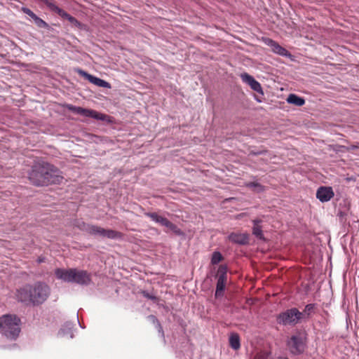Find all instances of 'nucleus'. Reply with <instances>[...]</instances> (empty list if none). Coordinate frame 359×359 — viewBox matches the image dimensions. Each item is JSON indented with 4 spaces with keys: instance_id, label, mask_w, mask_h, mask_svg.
I'll return each mask as SVG.
<instances>
[{
    "instance_id": "nucleus-33",
    "label": "nucleus",
    "mask_w": 359,
    "mask_h": 359,
    "mask_svg": "<svg viewBox=\"0 0 359 359\" xmlns=\"http://www.w3.org/2000/svg\"><path fill=\"white\" fill-rule=\"evenodd\" d=\"M70 337H71V338H72V337H73V334H71Z\"/></svg>"
},
{
    "instance_id": "nucleus-26",
    "label": "nucleus",
    "mask_w": 359,
    "mask_h": 359,
    "mask_svg": "<svg viewBox=\"0 0 359 359\" xmlns=\"http://www.w3.org/2000/svg\"><path fill=\"white\" fill-rule=\"evenodd\" d=\"M22 11L28 15L33 20H34L38 16L34 13L30 9L27 8H22Z\"/></svg>"
},
{
    "instance_id": "nucleus-8",
    "label": "nucleus",
    "mask_w": 359,
    "mask_h": 359,
    "mask_svg": "<svg viewBox=\"0 0 359 359\" xmlns=\"http://www.w3.org/2000/svg\"><path fill=\"white\" fill-rule=\"evenodd\" d=\"M226 281V267L220 266L218 269V279L217 283L215 297H218L222 295Z\"/></svg>"
},
{
    "instance_id": "nucleus-29",
    "label": "nucleus",
    "mask_w": 359,
    "mask_h": 359,
    "mask_svg": "<svg viewBox=\"0 0 359 359\" xmlns=\"http://www.w3.org/2000/svg\"><path fill=\"white\" fill-rule=\"evenodd\" d=\"M149 318H151L154 321H156L158 324V321L156 320V317L154 316H150Z\"/></svg>"
},
{
    "instance_id": "nucleus-11",
    "label": "nucleus",
    "mask_w": 359,
    "mask_h": 359,
    "mask_svg": "<svg viewBox=\"0 0 359 359\" xmlns=\"http://www.w3.org/2000/svg\"><path fill=\"white\" fill-rule=\"evenodd\" d=\"M334 196L332 187H320L316 191V198L322 203L329 201Z\"/></svg>"
},
{
    "instance_id": "nucleus-2",
    "label": "nucleus",
    "mask_w": 359,
    "mask_h": 359,
    "mask_svg": "<svg viewBox=\"0 0 359 359\" xmlns=\"http://www.w3.org/2000/svg\"><path fill=\"white\" fill-rule=\"evenodd\" d=\"M50 289L43 283L38 282L34 285H27L17 291V299L25 304L39 305L49 297Z\"/></svg>"
},
{
    "instance_id": "nucleus-30",
    "label": "nucleus",
    "mask_w": 359,
    "mask_h": 359,
    "mask_svg": "<svg viewBox=\"0 0 359 359\" xmlns=\"http://www.w3.org/2000/svg\"><path fill=\"white\" fill-rule=\"evenodd\" d=\"M356 148H358V147H357V146H351V149H356Z\"/></svg>"
},
{
    "instance_id": "nucleus-5",
    "label": "nucleus",
    "mask_w": 359,
    "mask_h": 359,
    "mask_svg": "<svg viewBox=\"0 0 359 359\" xmlns=\"http://www.w3.org/2000/svg\"><path fill=\"white\" fill-rule=\"evenodd\" d=\"M80 230L83 231L90 235L100 236L102 238H108L111 239H117L122 237V233L112 230L105 229L99 226L86 224L83 221L77 220L74 224Z\"/></svg>"
},
{
    "instance_id": "nucleus-12",
    "label": "nucleus",
    "mask_w": 359,
    "mask_h": 359,
    "mask_svg": "<svg viewBox=\"0 0 359 359\" xmlns=\"http://www.w3.org/2000/svg\"><path fill=\"white\" fill-rule=\"evenodd\" d=\"M265 43L271 47L272 51L281 56L290 57L291 54L283 47L280 46L278 43L272 39H267Z\"/></svg>"
},
{
    "instance_id": "nucleus-25",
    "label": "nucleus",
    "mask_w": 359,
    "mask_h": 359,
    "mask_svg": "<svg viewBox=\"0 0 359 359\" xmlns=\"http://www.w3.org/2000/svg\"><path fill=\"white\" fill-rule=\"evenodd\" d=\"M67 109H68L69 111H72V112H74V113H75V114H81V110L82 109V107H76V106H73V105H72V104H69V105H67Z\"/></svg>"
},
{
    "instance_id": "nucleus-27",
    "label": "nucleus",
    "mask_w": 359,
    "mask_h": 359,
    "mask_svg": "<svg viewBox=\"0 0 359 359\" xmlns=\"http://www.w3.org/2000/svg\"><path fill=\"white\" fill-rule=\"evenodd\" d=\"M142 295L147 298V299H151V300H156L157 298L155 295L152 294H150L149 292H147V291H142Z\"/></svg>"
},
{
    "instance_id": "nucleus-31",
    "label": "nucleus",
    "mask_w": 359,
    "mask_h": 359,
    "mask_svg": "<svg viewBox=\"0 0 359 359\" xmlns=\"http://www.w3.org/2000/svg\"><path fill=\"white\" fill-rule=\"evenodd\" d=\"M60 333L63 335L64 334V330L62 329Z\"/></svg>"
},
{
    "instance_id": "nucleus-32",
    "label": "nucleus",
    "mask_w": 359,
    "mask_h": 359,
    "mask_svg": "<svg viewBox=\"0 0 359 359\" xmlns=\"http://www.w3.org/2000/svg\"><path fill=\"white\" fill-rule=\"evenodd\" d=\"M278 359H287L286 358H279Z\"/></svg>"
},
{
    "instance_id": "nucleus-19",
    "label": "nucleus",
    "mask_w": 359,
    "mask_h": 359,
    "mask_svg": "<svg viewBox=\"0 0 359 359\" xmlns=\"http://www.w3.org/2000/svg\"><path fill=\"white\" fill-rule=\"evenodd\" d=\"M229 344L234 350H238L240 346V338L238 334L232 333L229 337Z\"/></svg>"
},
{
    "instance_id": "nucleus-22",
    "label": "nucleus",
    "mask_w": 359,
    "mask_h": 359,
    "mask_svg": "<svg viewBox=\"0 0 359 359\" xmlns=\"http://www.w3.org/2000/svg\"><path fill=\"white\" fill-rule=\"evenodd\" d=\"M145 215L149 218L156 223H158L160 217H161L156 212H146Z\"/></svg>"
},
{
    "instance_id": "nucleus-14",
    "label": "nucleus",
    "mask_w": 359,
    "mask_h": 359,
    "mask_svg": "<svg viewBox=\"0 0 359 359\" xmlns=\"http://www.w3.org/2000/svg\"><path fill=\"white\" fill-rule=\"evenodd\" d=\"M228 238L231 242L240 245H245L248 243V235L246 233H232L228 236Z\"/></svg>"
},
{
    "instance_id": "nucleus-4",
    "label": "nucleus",
    "mask_w": 359,
    "mask_h": 359,
    "mask_svg": "<svg viewBox=\"0 0 359 359\" xmlns=\"http://www.w3.org/2000/svg\"><path fill=\"white\" fill-rule=\"evenodd\" d=\"M20 320L15 315L0 317V333L10 339H15L20 332Z\"/></svg>"
},
{
    "instance_id": "nucleus-9",
    "label": "nucleus",
    "mask_w": 359,
    "mask_h": 359,
    "mask_svg": "<svg viewBox=\"0 0 359 359\" xmlns=\"http://www.w3.org/2000/svg\"><path fill=\"white\" fill-rule=\"evenodd\" d=\"M77 72L79 73V74H80L81 76H82L83 77L86 79L89 82L95 84L97 86L102 87V88H109L111 87L110 84L108 82H107L104 80H102L100 78L94 76L82 69H78Z\"/></svg>"
},
{
    "instance_id": "nucleus-1",
    "label": "nucleus",
    "mask_w": 359,
    "mask_h": 359,
    "mask_svg": "<svg viewBox=\"0 0 359 359\" xmlns=\"http://www.w3.org/2000/svg\"><path fill=\"white\" fill-rule=\"evenodd\" d=\"M29 180L36 186H48L50 184H59L62 180L60 170L53 165L37 161L29 172Z\"/></svg>"
},
{
    "instance_id": "nucleus-13",
    "label": "nucleus",
    "mask_w": 359,
    "mask_h": 359,
    "mask_svg": "<svg viewBox=\"0 0 359 359\" xmlns=\"http://www.w3.org/2000/svg\"><path fill=\"white\" fill-rule=\"evenodd\" d=\"M80 115L86 117H92L96 120L104 121L107 119V116L101 113H99L93 109L82 108Z\"/></svg>"
},
{
    "instance_id": "nucleus-7",
    "label": "nucleus",
    "mask_w": 359,
    "mask_h": 359,
    "mask_svg": "<svg viewBox=\"0 0 359 359\" xmlns=\"http://www.w3.org/2000/svg\"><path fill=\"white\" fill-rule=\"evenodd\" d=\"M290 351L294 354H300L304 352L305 348L304 338L301 334L293 335L287 342Z\"/></svg>"
},
{
    "instance_id": "nucleus-18",
    "label": "nucleus",
    "mask_w": 359,
    "mask_h": 359,
    "mask_svg": "<svg viewBox=\"0 0 359 359\" xmlns=\"http://www.w3.org/2000/svg\"><path fill=\"white\" fill-rule=\"evenodd\" d=\"M261 220L255 219L253 220V228H252V233L259 239H264V236L262 233V226L259 225Z\"/></svg>"
},
{
    "instance_id": "nucleus-21",
    "label": "nucleus",
    "mask_w": 359,
    "mask_h": 359,
    "mask_svg": "<svg viewBox=\"0 0 359 359\" xmlns=\"http://www.w3.org/2000/svg\"><path fill=\"white\" fill-rule=\"evenodd\" d=\"M34 22L36 24V25L40 28H48V25L44 20H43L42 19H41L39 17H37L34 20Z\"/></svg>"
},
{
    "instance_id": "nucleus-15",
    "label": "nucleus",
    "mask_w": 359,
    "mask_h": 359,
    "mask_svg": "<svg viewBox=\"0 0 359 359\" xmlns=\"http://www.w3.org/2000/svg\"><path fill=\"white\" fill-rule=\"evenodd\" d=\"M158 223L163 226H165L166 228H168L177 235L182 234L181 230L175 224H174L173 223L170 222L167 218L163 216L160 217Z\"/></svg>"
},
{
    "instance_id": "nucleus-16",
    "label": "nucleus",
    "mask_w": 359,
    "mask_h": 359,
    "mask_svg": "<svg viewBox=\"0 0 359 359\" xmlns=\"http://www.w3.org/2000/svg\"><path fill=\"white\" fill-rule=\"evenodd\" d=\"M287 102L297 107H301L304 104L305 100L304 98L296 95L295 94H290L287 98Z\"/></svg>"
},
{
    "instance_id": "nucleus-6",
    "label": "nucleus",
    "mask_w": 359,
    "mask_h": 359,
    "mask_svg": "<svg viewBox=\"0 0 359 359\" xmlns=\"http://www.w3.org/2000/svg\"><path fill=\"white\" fill-rule=\"evenodd\" d=\"M302 318V313L299 312L297 309L293 308L280 313L278 316V320L280 324L283 325H295L299 323Z\"/></svg>"
},
{
    "instance_id": "nucleus-24",
    "label": "nucleus",
    "mask_w": 359,
    "mask_h": 359,
    "mask_svg": "<svg viewBox=\"0 0 359 359\" xmlns=\"http://www.w3.org/2000/svg\"><path fill=\"white\" fill-rule=\"evenodd\" d=\"M67 20L73 25H74L75 27H82V24L79 22L75 18L69 15V18H67Z\"/></svg>"
},
{
    "instance_id": "nucleus-10",
    "label": "nucleus",
    "mask_w": 359,
    "mask_h": 359,
    "mask_svg": "<svg viewBox=\"0 0 359 359\" xmlns=\"http://www.w3.org/2000/svg\"><path fill=\"white\" fill-rule=\"evenodd\" d=\"M241 78L242 81L247 83L250 87L257 93H260L261 95H264L262 88L260 85V83L257 81L254 77L250 76V74L247 73L241 74Z\"/></svg>"
},
{
    "instance_id": "nucleus-17",
    "label": "nucleus",
    "mask_w": 359,
    "mask_h": 359,
    "mask_svg": "<svg viewBox=\"0 0 359 359\" xmlns=\"http://www.w3.org/2000/svg\"><path fill=\"white\" fill-rule=\"evenodd\" d=\"M47 5L51 9V11L57 13L60 17H62L64 19L67 20V18L70 15L66 11L60 8L58 6H57L55 4L52 2H48Z\"/></svg>"
},
{
    "instance_id": "nucleus-20",
    "label": "nucleus",
    "mask_w": 359,
    "mask_h": 359,
    "mask_svg": "<svg viewBox=\"0 0 359 359\" xmlns=\"http://www.w3.org/2000/svg\"><path fill=\"white\" fill-rule=\"evenodd\" d=\"M222 259V255L219 252H215L212 254L211 262L212 264H217Z\"/></svg>"
},
{
    "instance_id": "nucleus-23",
    "label": "nucleus",
    "mask_w": 359,
    "mask_h": 359,
    "mask_svg": "<svg viewBox=\"0 0 359 359\" xmlns=\"http://www.w3.org/2000/svg\"><path fill=\"white\" fill-rule=\"evenodd\" d=\"M246 186L248 187H250V188H255L258 191H262L263 190V187L261 184H259V183L257 182H249L248 184H246Z\"/></svg>"
},
{
    "instance_id": "nucleus-28",
    "label": "nucleus",
    "mask_w": 359,
    "mask_h": 359,
    "mask_svg": "<svg viewBox=\"0 0 359 359\" xmlns=\"http://www.w3.org/2000/svg\"><path fill=\"white\" fill-rule=\"evenodd\" d=\"M313 308V306L312 304H308L306 306L305 311L309 312L311 311Z\"/></svg>"
},
{
    "instance_id": "nucleus-3",
    "label": "nucleus",
    "mask_w": 359,
    "mask_h": 359,
    "mask_svg": "<svg viewBox=\"0 0 359 359\" xmlns=\"http://www.w3.org/2000/svg\"><path fill=\"white\" fill-rule=\"evenodd\" d=\"M55 275L58 280L66 283L88 285L91 282V275L87 271L76 268L61 269L55 270Z\"/></svg>"
}]
</instances>
